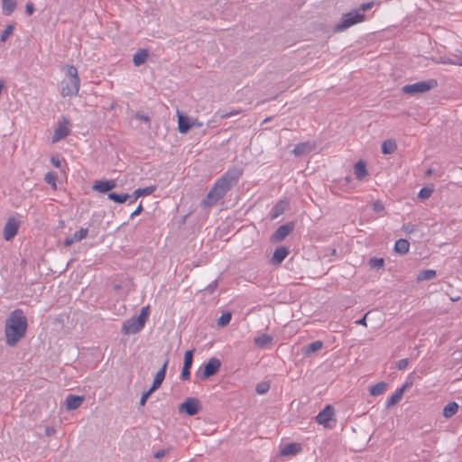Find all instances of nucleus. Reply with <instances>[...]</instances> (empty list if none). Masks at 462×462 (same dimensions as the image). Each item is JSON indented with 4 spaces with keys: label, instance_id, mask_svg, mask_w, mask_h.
I'll return each mask as SVG.
<instances>
[{
    "label": "nucleus",
    "instance_id": "nucleus-1",
    "mask_svg": "<svg viewBox=\"0 0 462 462\" xmlns=\"http://www.w3.org/2000/svg\"><path fill=\"white\" fill-rule=\"evenodd\" d=\"M242 176V170L233 168L226 171L214 184L208 191L201 204L205 208L215 205L218 200L222 199L226 193L237 184Z\"/></svg>",
    "mask_w": 462,
    "mask_h": 462
},
{
    "label": "nucleus",
    "instance_id": "nucleus-2",
    "mask_svg": "<svg viewBox=\"0 0 462 462\" xmlns=\"http://www.w3.org/2000/svg\"><path fill=\"white\" fill-rule=\"evenodd\" d=\"M27 318L21 309L13 310L5 320V335L7 346H15L26 334Z\"/></svg>",
    "mask_w": 462,
    "mask_h": 462
},
{
    "label": "nucleus",
    "instance_id": "nucleus-3",
    "mask_svg": "<svg viewBox=\"0 0 462 462\" xmlns=\"http://www.w3.org/2000/svg\"><path fill=\"white\" fill-rule=\"evenodd\" d=\"M66 69L67 79H63L61 82L60 94L62 97L76 96L80 88V79L78 74V69L72 65H67Z\"/></svg>",
    "mask_w": 462,
    "mask_h": 462
},
{
    "label": "nucleus",
    "instance_id": "nucleus-4",
    "mask_svg": "<svg viewBox=\"0 0 462 462\" xmlns=\"http://www.w3.org/2000/svg\"><path fill=\"white\" fill-rule=\"evenodd\" d=\"M220 367L221 361L217 357H211L195 373V378L198 381H205L215 375L219 371Z\"/></svg>",
    "mask_w": 462,
    "mask_h": 462
},
{
    "label": "nucleus",
    "instance_id": "nucleus-5",
    "mask_svg": "<svg viewBox=\"0 0 462 462\" xmlns=\"http://www.w3.org/2000/svg\"><path fill=\"white\" fill-rule=\"evenodd\" d=\"M365 14L359 11L352 10L346 14H344L339 23L334 27L335 32H340L346 31L349 27L361 23L365 20Z\"/></svg>",
    "mask_w": 462,
    "mask_h": 462
},
{
    "label": "nucleus",
    "instance_id": "nucleus-6",
    "mask_svg": "<svg viewBox=\"0 0 462 462\" xmlns=\"http://www.w3.org/2000/svg\"><path fill=\"white\" fill-rule=\"evenodd\" d=\"M438 87V81L435 79H430L424 81H418L413 84H408L402 87V91L405 94L415 95L418 93H426Z\"/></svg>",
    "mask_w": 462,
    "mask_h": 462
},
{
    "label": "nucleus",
    "instance_id": "nucleus-7",
    "mask_svg": "<svg viewBox=\"0 0 462 462\" xmlns=\"http://www.w3.org/2000/svg\"><path fill=\"white\" fill-rule=\"evenodd\" d=\"M202 408L200 401L194 397H188L179 405V412L188 416H194L199 412Z\"/></svg>",
    "mask_w": 462,
    "mask_h": 462
},
{
    "label": "nucleus",
    "instance_id": "nucleus-8",
    "mask_svg": "<svg viewBox=\"0 0 462 462\" xmlns=\"http://www.w3.org/2000/svg\"><path fill=\"white\" fill-rule=\"evenodd\" d=\"M335 417V409L332 405L328 404L325 408L320 411L318 415L315 417V420L318 424L322 425L326 429H331L332 426L329 422L334 420Z\"/></svg>",
    "mask_w": 462,
    "mask_h": 462
},
{
    "label": "nucleus",
    "instance_id": "nucleus-9",
    "mask_svg": "<svg viewBox=\"0 0 462 462\" xmlns=\"http://www.w3.org/2000/svg\"><path fill=\"white\" fill-rule=\"evenodd\" d=\"M140 321L137 320L136 317H132L124 321L121 328V332L125 335L136 334L143 328Z\"/></svg>",
    "mask_w": 462,
    "mask_h": 462
},
{
    "label": "nucleus",
    "instance_id": "nucleus-10",
    "mask_svg": "<svg viewBox=\"0 0 462 462\" xmlns=\"http://www.w3.org/2000/svg\"><path fill=\"white\" fill-rule=\"evenodd\" d=\"M294 224L293 222H289L284 225L280 226L275 232L271 236L272 243H279L283 241L287 236L293 230Z\"/></svg>",
    "mask_w": 462,
    "mask_h": 462
},
{
    "label": "nucleus",
    "instance_id": "nucleus-11",
    "mask_svg": "<svg viewBox=\"0 0 462 462\" xmlns=\"http://www.w3.org/2000/svg\"><path fill=\"white\" fill-rule=\"evenodd\" d=\"M19 221L16 218H8L3 230L4 238L6 241L12 240L16 236L19 229Z\"/></svg>",
    "mask_w": 462,
    "mask_h": 462
},
{
    "label": "nucleus",
    "instance_id": "nucleus-12",
    "mask_svg": "<svg viewBox=\"0 0 462 462\" xmlns=\"http://www.w3.org/2000/svg\"><path fill=\"white\" fill-rule=\"evenodd\" d=\"M68 125H69V120L66 118H63L62 121H60L59 123V125H58L57 128L55 129L54 134L51 137L52 143H58L59 141L66 138L69 134L70 130L68 127Z\"/></svg>",
    "mask_w": 462,
    "mask_h": 462
},
{
    "label": "nucleus",
    "instance_id": "nucleus-13",
    "mask_svg": "<svg viewBox=\"0 0 462 462\" xmlns=\"http://www.w3.org/2000/svg\"><path fill=\"white\" fill-rule=\"evenodd\" d=\"M194 350H188L184 354V363L180 373V379L187 381L190 377V368L193 363Z\"/></svg>",
    "mask_w": 462,
    "mask_h": 462
},
{
    "label": "nucleus",
    "instance_id": "nucleus-14",
    "mask_svg": "<svg viewBox=\"0 0 462 462\" xmlns=\"http://www.w3.org/2000/svg\"><path fill=\"white\" fill-rule=\"evenodd\" d=\"M411 385V383H405L401 388L397 389L386 401L385 407L391 408L397 404L402 398L405 390Z\"/></svg>",
    "mask_w": 462,
    "mask_h": 462
},
{
    "label": "nucleus",
    "instance_id": "nucleus-15",
    "mask_svg": "<svg viewBox=\"0 0 462 462\" xmlns=\"http://www.w3.org/2000/svg\"><path fill=\"white\" fill-rule=\"evenodd\" d=\"M116 187V182L114 180H97L93 184L92 189L100 193H106Z\"/></svg>",
    "mask_w": 462,
    "mask_h": 462
},
{
    "label": "nucleus",
    "instance_id": "nucleus-16",
    "mask_svg": "<svg viewBox=\"0 0 462 462\" xmlns=\"http://www.w3.org/2000/svg\"><path fill=\"white\" fill-rule=\"evenodd\" d=\"M178 114V130L181 134H187L194 125L195 122H191L190 118L182 115L180 111Z\"/></svg>",
    "mask_w": 462,
    "mask_h": 462
},
{
    "label": "nucleus",
    "instance_id": "nucleus-17",
    "mask_svg": "<svg viewBox=\"0 0 462 462\" xmlns=\"http://www.w3.org/2000/svg\"><path fill=\"white\" fill-rule=\"evenodd\" d=\"M168 364H169V358H167L165 360L162 368L156 373L153 382H152V384L151 386L152 391H156L157 389H159L161 387V385L165 378V375H166V370L168 367Z\"/></svg>",
    "mask_w": 462,
    "mask_h": 462
},
{
    "label": "nucleus",
    "instance_id": "nucleus-18",
    "mask_svg": "<svg viewBox=\"0 0 462 462\" xmlns=\"http://www.w3.org/2000/svg\"><path fill=\"white\" fill-rule=\"evenodd\" d=\"M290 250L286 246H279L273 252V257L271 258V263L273 265H280L284 259L288 256Z\"/></svg>",
    "mask_w": 462,
    "mask_h": 462
},
{
    "label": "nucleus",
    "instance_id": "nucleus-19",
    "mask_svg": "<svg viewBox=\"0 0 462 462\" xmlns=\"http://www.w3.org/2000/svg\"><path fill=\"white\" fill-rule=\"evenodd\" d=\"M84 402V396L69 394L65 400V406L67 411H73L81 406Z\"/></svg>",
    "mask_w": 462,
    "mask_h": 462
},
{
    "label": "nucleus",
    "instance_id": "nucleus-20",
    "mask_svg": "<svg viewBox=\"0 0 462 462\" xmlns=\"http://www.w3.org/2000/svg\"><path fill=\"white\" fill-rule=\"evenodd\" d=\"M314 149V145L310 142L300 143L295 145L292 152L295 156L300 157L310 152Z\"/></svg>",
    "mask_w": 462,
    "mask_h": 462
},
{
    "label": "nucleus",
    "instance_id": "nucleus-21",
    "mask_svg": "<svg viewBox=\"0 0 462 462\" xmlns=\"http://www.w3.org/2000/svg\"><path fill=\"white\" fill-rule=\"evenodd\" d=\"M301 451V446L299 443H289L282 448L280 455L282 457L295 456Z\"/></svg>",
    "mask_w": 462,
    "mask_h": 462
},
{
    "label": "nucleus",
    "instance_id": "nucleus-22",
    "mask_svg": "<svg viewBox=\"0 0 462 462\" xmlns=\"http://www.w3.org/2000/svg\"><path fill=\"white\" fill-rule=\"evenodd\" d=\"M288 207V202L286 200H279L271 209L270 218L272 220L277 218L282 214L284 213Z\"/></svg>",
    "mask_w": 462,
    "mask_h": 462
},
{
    "label": "nucleus",
    "instance_id": "nucleus-23",
    "mask_svg": "<svg viewBox=\"0 0 462 462\" xmlns=\"http://www.w3.org/2000/svg\"><path fill=\"white\" fill-rule=\"evenodd\" d=\"M354 173L357 180H363L368 174L365 162L358 161L354 166Z\"/></svg>",
    "mask_w": 462,
    "mask_h": 462
},
{
    "label": "nucleus",
    "instance_id": "nucleus-24",
    "mask_svg": "<svg viewBox=\"0 0 462 462\" xmlns=\"http://www.w3.org/2000/svg\"><path fill=\"white\" fill-rule=\"evenodd\" d=\"M458 404L456 402H448L442 411V415L446 419L453 417L458 411Z\"/></svg>",
    "mask_w": 462,
    "mask_h": 462
},
{
    "label": "nucleus",
    "instance_id": "nucleus-25",
    "mask_svg": "<svg viewBox=\"0 0 462 462\" xmlns=\"http://www.w3.org/2000/svg\"><path fill=\"white\" fill-rule=\"evenodd\" d=\"M148 51L145 49L139 50L136 51L133 57V62L135 66H141L147 60L148 58Z\"/></svg>",
    "mask_w": 462,
    "mask_h": 462
},
{
    "label": "nucleus",
    "instance_id": "nucleus-26",
    "mask_svg": "<svg viewBox=\"0 0 462 462\" xmlns=\"http://www.w3.org/2000/svg\"><path fill=\"white\" fill-rule=\"evenodd\" d=\"M410 243L408 240L400 238L394 244V251L400 254H405L409 252Z\"/></svg>",
    "mask_w": 462,
    "mask_h": 462
},
{
    "label": "nucleus",
    "instance_id": "nucleus-27",
    "mask_svg": "<svg viewBox=\"0 0 462 462\" xmlns=\"http://www.w3.org/2000/svg\"><path fill=\"white\" fill-rule=\"evenodd\" d=\"M322 346H323L322 341H320V340L313 341L310 344H309L308 346H305L303 347L302 353L305 356H310V354L321 349Z\"/></svg>",
    "mask_w": 462,
    "mask_h": 462
},
{
    "label": "nucleus",
    "instance_id": "nucleus-28",
    "mask_svg": "<svg viewBox=\"0 0 462 462\" xmlns=\"http://www.w3.org/2000/svg\"><path fill=\"white\" fill-rule=\"evenodd\" d=\"M16 7V0H2L3 14L6 16L11 15Z\"/></svg>",
    "mask_w": 462,
    "mask_h": 462
},
{
    "label": "nucleus",
    "instance_id": "nucleus-29",
    "mask_svg": "<svg viewBox=\"0 0 462 462\" xmlns=\"http://www.w3.org/2000/svg\"><path fill=\"white\" fill-rule=\"evenodd\" d=\"M155 189H156L155 186H149V187H146L143 189H135L133 193L134 199L130 203L134 202L138 198H140L142 196L151 195Z\"/></svg>",
    "mask_w": 462,
    "mask_h": 462
},
{
    "label": "nucleus",
    "instance_id": "nucleus-30",
    "mask_svg": "<svg viewBox=\"0 0 462 462\" xmlns=\"http://www.w3.org/2000/svg\"><path fill=\"white\" fill-rule=\"evenodd\" d=\"M387 389V383L384 382H380L374 385H372L369 388V393L373 396H378L383 394Z\"/></svg>",
    "mask_w": 462,
    "mask_h": 462
},
{
    "label": "nucleus",
    "instance_id": "nucleus-31",
    "mask_svg": "<svg viewBox=\"0 0 462 462\" xmlns=\"http://www.w3.org/2000/svg\"><path fill=\"white\" fill-rule=\"evenodd\" d=\"M381 149L383 154H391L397 149V145L393 140L388 139L383 142Z\"/></svg>",
    "mask_w": 462,
    "mask_h": 462
},
{
    "label": "nucleus",
    "instance_id": "nucleus-32",
    "mask_svg": "<svg viewBox=\"0 0 462 462\" xmlns=\"http://www.w3.org/2000/svg\"><path fill=\"white\" fill-rule=\"evenodd\" d=\"M107 198H108V199H110L116 203L122 204V203H125L128 199H130V195L127 193L117 194L115 192H110V193H108Z\"/></svg>",
    "mask_w": 462,
    "mask_h": 462
},
{
    "label": "nucleus",
    "instance_id": "nucleus-33",
    "mask_svg": "<svg viewBox=\"0 0 462 462\" xmlns=\"http://www.w3.org/2000/svg\"><path fill=\"white\" fill-rule=\"evenodd\" d=\"M273 340V337L267 334H262L259 337H256L254 339V343L255 346L259 347H264L266 345L270 344Z\"/></svg>",
    "mask_w": 462,
    "mask_h": 462
},
{
    "label": "nucleus",
    "instance_id": "nucleus-34",
    "mask_svg": "<svg viewBox=\"0 0 462 462\" xmlns=\"http://www.w3.org/2000/svg\"><path fill=\"white\" fill-rule=\"evenodd\" d=\"M435 276H436V271L431 270V269H428V270H423V271H421V272L418 274L417 279H418L419 281H427V280H431V279H433Z\"/></svg>",
    "mask_w": 462,
    "mask_h": 462
},
{
    "label": "nucleus",
    "instance_id": "nucleus-35",
    "mask_svg": "<svg viewBox=\"0 0 462 462\" xmlns=\"http://www.w3.org/2000/svg\"><path fill=\"white\" fill-rule=\"evenodd\" d=\"M14 28L15 26L14 23L8 24L1 33L0 42H5L7 40V38L14 32Z\"/></svg>",
    "mask_w": 462,
    "mask_h": 462
},
{
    "label": "nucleus",
    "instance_id": "nucleus-36",
    "mask_svg": "<svg viewBox=\"0 0 462 462\" xmlns=\"http://www.w3.org/2000/svg\"><path fill=\"white\" fill-rule=\"evenodd\" d=\"M149 317V306L143 307L141 309L139 315L136 317L137 320L140 321L143 325H145Z\"/></svg>",
    "mask_w": 462,
    "mask_h": 462
},
{
    "label": "nucleus",
    "instance_id": "nucleus-37",
    "mask_svg": "<svg viewBox=\"0 0 462 462\" xmlns=\"http://www.w3.org/2000/svg\"><path fill=\"white\" fill-rule=\"evenodd\" d=\"M232 315L230 312H224L217 319V325L219 327H225L229 324Z\"/></svg>",
    "mask_w": 462,
    "mask_h": 462
},
{
    "label": "nucleus",
    "instance_id": "nucleus-38",
    "mask_svg": "<svg viewBox=\"0 0 462 462\" xmlns=\"http://www.w3.org/2000/svg\"><path fill=\"white\" fill-rule=\"evenodd\" d=\"M88 234V229L81 227L79 230L76 231L72 236L75 242L81 241L86 238Z\"/></svg>",
    "mask_w": 462,
    "mask_h": 462
},
{
    "label": "nucleus",
    "instance_id": "nucleus-39",
    "mask_svg": "<svg viewBox=\"0 0 462 462\" xmlns=\"http://www.w3.org/2000/svg\"><path fill=\"white\" fill-rule=\"evenodd\" d=\"M369 265L372 268H383L384 265V260L383 258L372 257L369 260Z\"/></svg>",
    "mask_w": 462,
    "mask_h": 462
},
{
    "label": "nucleus",
    "instance_id": "nucleus-40",
    "mask_svg": "<svg viewBox=\"0 0 462 462\" xmlns=\"http://www.w3.org/2000/svg\"><path fill=\"white\" fill-rule=\"evenodd\" d=\"M433 192V189L428 187L422 188L418 194V198L421 199H429Z\"/></svg>",
    "mask_w": 462,
    "mask_h": 462
},
{
    "label": "nucleus",
    "instance_id": "nucleus-41",
    "mask_svg": "<svg viewBox=\"0 0 462 462\" xmlns=\"http://www.w3.org/2000/svg\"><path fill=\"white\" fill-rule=\"evenodd\" d=\"M270 389V384L266 382L260 383L256 385L255 391L259 394L266 393Z\"/></svg>",
    "mask_w": 462,
    "mask_h": 462
},
{
    "label": "nucleus",
    "instance_id": "nucleus-42",
    "mask_svg": "<svg viewBox=\"0 0 462 462\" xmlns=\"http://www.w3.org/2000/svg\"><path fill=\"white\" fill-rule=\"evenodd\" d=\"M56 180H57V177L54 173L52 172H48L45 174L44 176V180L48 183V184H51L53 186L56 185Z\"/></svg>",
    "mask_w": 462,
    "mask_h": 462
},
{
    "label": "nucleus",
    "instance_id": "nucleus-43",
    "mask_svg": "<svg viewBox=\"0 0 462 462\" xmlns=\"http://www.w3.org/2000/svg\"><path fill=\"white\" fill-rule=\"evenodd\" d=\"M241 113V110H236V109H233L227 113H217L219 115V117L221 119H224V118H228V117H231V116H236V115H239Z\"/></svg>",
    "mask_w": 462,
    "mask_h": 462
},
{
    "label": "nucleus",
    "instance_id": "nucleus-44",
    "mask_svg": "<svg viewBox=\"0 0 462 462\" xmlns=\"http://www.w3.org/2000/svg\"><path fill=\"white\" fill-rule=\"evenodd\" d=\"M374 5V2L363 3V4L360 5L359 8L356 9V11H359L360 13L363 14V12L368 11Z\"/></svg>",
    "mask_w": 462,
    "mask_h": 462
},
{
    "label": "nucleus",
    "instance_id": "nucleus-45",
    "mask_svg": "<svg viewBox=\"0 0 462 462\" xmlns=\"http://www.w3.org/2000/svg\"><path fill=\"white\" fill-rule=\"evenodd\" d=\"M154 391H152V389L150 388L148 391L143 393L142 396H141V399H140V405L143 406L146 402H147V399L150 397V395L153 393Z\"/></svg>",
    "mask_w": 462,
    "mask_h": 462
},
{
    "label": "nucleus",
    "instance_id": "nucleus-46",
    "mask_svg": "<svg viewBox=\"0 0 462 462\" xmlns=\"http://www.w3.org/2000/svg\"><path fill=\"white\" fill-rule=\"evenodd\" d=\"M408 365H409L408 358H402V359L399 360L398 363L396 364V367L399 370H404L407 368Z\"/></svg>",
    "mask_w": 462,
    "mask_h": 462
},
{
    "label": "nucleus",
    "instance_id": "nucleus-47",
    "mask_svg": "<svg viewBox=\"0 0 462 462\" xmlns=\"http://www.w3.org/2000/svg\"><path fill=\"white\" fill-rule=\"evenodd\" d=\"M384 208L383 203L380 201V200H376L373 203V209L375 211V212H381L383 211Z\"/></svg>",
    "mask_w": 462,
    "mask_h": 462
},
{
    "label": "nucleus",
    "instance_id": "nucleus-48",
    "mask_svg": "<svg viewBox=\"0 0 462 462\" xmlns=\"http://www.w3.org/2000/svg\"><path fill=\"white\" fill-rule=\"evenodd\" d=\"M170 452V448H167V449H160L158 451H156L153 455V457L157 459H160L162 457H163L166 454H168Z\"/></svg>",
    "mask_w": 462,
    "mask_h": 462
},
{
    "label": "nucleus",
    "instance_id": "nucleus-49",
    "mask_svg": "<svg viewBox=\"0 0 462 462\" xmlns=\"http://www.w3.org/2000/svg\"><path fill=\"white\" fill-rule=\"evenodd\" d=\"M143 210L142 203L138 205V207L131 213L130 217L133 218L138 215H140Z\"/></svg>",
    "mask_w": 462,
    "mask_h": 462
},
{
    "label": "nucleus",
    "instance_id": "nucleus-50",
    "mask_svg": "<svg viewBox=\"0 0 462 462\" xmlns=\"http://www.w3.org/2000/svg\"><path fill=\"white\" fill-rule=\"evenodd\" d=\"M402 229L406 232V233H412L414 230H415V226L411 224V223H406L402 226Z\"/></svg>",
    "mask_w": 462,
    "mask_h": 462
},
{
    "label": "nucleus",
    "instance_id": "nucleus-51",
    "mask_svg": "<svg viewBox=\"0 0 462 462\" xmlns=\"http://www.w3.org/2000/svg\"><path fill=\"white\" fill-rule=\"evenodd\" d=\"M34 5L32 3L29 2L26 4L25 12L28 15H32L34 12Z\"/></svg>",
    "mask_w": 462,
    "mask_h": 462
},
{
    "label": "nucleus",
    "instance_id": "nucleus-52",
    "mask_svg": "<svg viewBox=\"0 0 462 462\" xmlns=\"http://www.w3.org/2000/svg\"><path fill=\"white\" fill-rule=\"evenodd\" d=\"M217 287V280H215L210 284H208V286L206 288V290L209 293H212L216 290Z\"/></svg>",
    "mask_w": 462,
    "mask_h": 462
},
{
    "label": "nucleus",
    "instance_id": "nucleus-53",
    "mask_svg": "<svg viewBox=\"0 0 462 462\" xmlns=\"http://www.w3.org/2000/svg\"><path fill=\"white\" fill-rule=\"evenodd\" d=\"M75 243L74 239L72 236H69V237H66L64 239V242H63V245L65 246H70L71 245H73Z\"/></svg>",
    "mask_w": 462,
    "mask_h": 462
},
{
    "label": "nucleus",
    "instance_id": "nucleus-54",
    "mask_svg": "<svg viewBox=\"0 0 462 462\" xmlns=\"http://www.w3.org/2000/svg\"><path fill=\"white\" fill-rule=\"evenodd\" d=\"M367 315H368V313H365L360 319L356 321V323L357 325H362V326H365L366 327V317H367Z\"/></svg>",
    "mask_w": 462,
    "mask_h": 462
},
{
    "label": "nucleus",
    "instance_id": "nucleus-55",
    "mask_svg": "<svg viewBox=\"0 0 462 462\" xmlns=\"http://www.w3.org/2000/svg\"><path fill=\"white\" fill-rule=\"evenodd\" d=\"M442 63L462 66V59L459 61H455L452 60H443Z\"/></svg>",
    "mask_w": 462,
    "mask_h": 462
},
{
    "label": "nucleus",
    "instance_id": "nucleus-56",
    "mask_svg": "<svg viewBox=\"0 0 462 462\" xmlns=\"http://www.w3.org/2000/svg\"><path fill=\"white\" fill-rule=\"evenodd\" d=\"M136 118L140 119V120H143L144 122H149L150 121V117L146 115H141V114H137L136 115Z\"/></svg>",
    "mask_w": 462,
    "mask_h": 462
},
{
    "label": "nucleus",
    "instance_id": "nucleus-57",
    "mask_svg": "<svg viewBox=\"0 0 462 462\" xmlns=\"http://www.w3.org/2000/svg\"><path fill=\"white\" fill-rule=\"evenodd\" d=\"M51 162L57 168H59L60 166V162L59 159H55L54 157H52L51 158Z\"/></svg>",
    "mask_w": 462,
    "mask_h": 462
},
{
    "label": "nucleus",
    "instance_id": "nucleus-58",
    "mask_svg": "<svg viewBox=\"0 0 462 462\" xmlns=\"http://www.w3.org/2000/svg\"><path fill=\"white\" fill-rule=\"evenodd\" d=\"M414 351H416V352H412V353L411 354V356L412 358H417V357L419 356V355H420V351H419V349H418V346H416V347L414 348Z\"/></svg>",
    "mask_w": 462,
    "mask_h": 462
},
{
    "label": "nucleus",
    "instance_id": "nucleus-59",
    "mask_svg": "<svg viewBox=\"0 0 462 462\" xmlns=\"http://www.w3.org/2000/svg\"><path fill=\"white\" fill-rule=\"evenodd\" d=\"M51 432H53V429H51V428H46V434H47V435H51Z\"/></svg>",
    "mask_w": 462,
    "mask_h": 462
},
{
    "label": "nucleus",
    "instance_id": "nucleus-60",
    "mask_svg": "<svg viewBox=\"0 0 462 462\" xmlns=\"http://www.w3.org/2000/svg\"><path fill=\"white\" fill-rule=\"evenodd\" d=\"M192 122H195V125L194 126L199 127V126L202 125V123L198 122L197 120H193Z\"/></svg>",
    "mask_w": 462,
    "mask_h": 462
},
{
    "label": "nucleus",
    "instance_id": "nucleus-61",
    "mask_svg": "<svg viewBox=\"0 0 462 462\" xmlns=\"http://www.w3.org/2000/svg\"><path fill=\"white\" fill-rule=\"evenodd\" d=\"M350 180H351V177L350 176L346 177V183H348Z\"/></svg>",
    "mask_w": 462,
    "mask_h": 462
},
{
    "label": "nucleus",
    "instance_id": "nucleus-62",
    "mask_svg": "<svg viewBox=\"0 0 462 462\" xmlns=\"http://www.w3.org/2000/svg\"><path fill=\"white\" fill-rule=\"evenodd\" d=\"M431 172H432V171H431V170H430H430H428V171H427V175H430V174H431Z\"/></svg>",
    "mask_w": 462,
    "mask_h": 462
},
{
    "label": "nucleus",
    "instance_id": "nucleus-63",
    "mask_svg": "<svg viewBox=\"0 0 462 462\" xmlns=\"http://www.w3.org/2000/svg\"><path fill=\"white\" fill-rule=\"evenodd\" d=\"M336 254V249H332V254Z\"/></svg>",
    "mask_w": 462,
    "mask_h": 462
}]
</instances>
